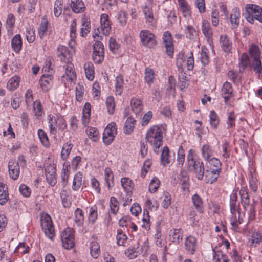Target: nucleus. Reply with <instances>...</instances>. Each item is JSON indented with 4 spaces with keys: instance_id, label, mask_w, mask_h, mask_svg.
Wrapping results in <instances>:
<instances>
[{
    "instance_id": "nucleus-1",
    "label": "nucleus",
    "mask_w": 262,
    "mask_h": 262,
    "mask_svg": "<svg viewBox=\"0 0 262 262\" xmlns=\"http://www.w3.org/2000/svg\"><path fill=\"white\" fill-rule=\"evenodd\" d=\"M162 125H154L151 127L146 134V140L152 147L154 152L159 154V148L163 145V130Z\"/></svg>"
},
{
    "instance_id": "nucleus-2",
    "label": "nucleus",
    "mask_w": 262,
    "mask_h": 262,
    "mask_svg": "<svg viewBox=\"0 0 262 262\" xmlns=\"http://www.w3.org/2000/svg\"><path fill=\"white\" fill-rule=\"evenodd\" d=\"M237 194L236 192L233 191L230 196V209L232 216L230 218V224L232 229L237 230L238 225L243 222L242 215L239 211V202L237 201Z\"/></svg>"
},
{
    "instance_id": "nucleus-3",
    "label": "nucleus",
    "mask_w": 262,
    "mask_h": 262,
    "mask_svg": "<svg viewBox=\"0 0 262 262\" xmlns=\"http://www.w3.org/2000/svg\"><path fill=\"white\" fill-rule=\"evenodd\" d=\"M47 121L51 134L56 135L57 129L63 131L67 128L66 121L62 116L57 114L55 117L51 114L47 116Z\"/></svg>"
},
{
    "instance_id": "nucleus-4",
    "label": "nucleus",
    "mask_w": 262,
    "mask_h": 262,
    "mask_svg": "<svg viewBox=\"0 0 262 262\" xmlns=\"http://www.w3.org/2000/svg\"><path fill=\"white\" fill-rule=\"evenodd\" d=\"M244 15L246 20L251 24L253 23L254 19L262 23V8L257 5L248 4Z\"/></svg>"
},
{
    "instance_id": "nucleus-5",
    "label": "nucleus",
    "mask_w": 262,
    "mask_h": 262,
    "mask_svg": "<svg viewBox=\"0 0 262 262\" xmlns=\"http://www.w3.org/2000/svg\"><path fill=\"white\" fill-rule=\"evenodd\" d=\"M97 33L93 35V38L95 41L93 45V51L92 53V59L95 63L101 64L104 58V48L103 43L99 40L101 38Z\"/></svg>"
},
{
    "instance_id": "nucleus-6",
    "label": "nucleus",
    "mask_w": 262,
    "mask_h": 262,
    "mask_svg": "<svg viewBox=\"0 0 262 262\" xmlns=\"http://www.w3.org/2000/svg\"><path fill=\"white\" fill-rule=\"evenodd\" d=\"M44 167L45 175L48 183L51 186H54L57 183L56 168L53 160L48 157L45 161Z\"/></svg>"
},
{
    "instance_id": "nucleus-7",
    "label": "nucleus",
    "mask_w": 262,
    "mask_h": 262,
    "mask_svg": "<svg viewBox=\"0 0 262 262\" xmlns=\"http://www.w3.org/2000/svg\"><path fill=\"white\" fill-rule=\"evenodd\" d=\"M249 53L253 59V71L257 74L262 73V64L260 60V52L259 47L254 44H252L249 48Z\"/></svg>"
},
{
    "instance_id": "nucleus-8",
    "label": "nucleus",
    "mask_w": 262,
    "mask_h": 262,
    "mask_svg": "<svg viewBox=\"0 0 262 262\" xmlns=\"http://www.w3.org/2000/svg\"><path fill=\"white\" fill-rule=\"evenodd\" d=\"M40 224L45 235L52 240L55 236V229L51 216L48 214L41 215Z\"/></svg>"
},
{
    "instance_id": "nucleus-9",
    "label": "nucleus",
    "mask_w": 262,
    "mask_h": 262,
    "mask_svg": "<svg viewBox=\"0 0 262 262\" xmlns=\"http://www.w3.org/2000/svg\"><path fill=\"white\" fill-rule=\"evenodd\" d=\"M74 231L70 228H67L60 234L63 247L66 249L73 248L75 245Z\"/></svg>"
},
{
    "instance_id": "nucleus-10",
    "label": "nucleus",
    "mask_w": 262,
    "mask_h": 262,
    "mask_svg": "<svg viewBox=\"0 0 262 262\" xmlns=\"http://www.w3.org/2000/svg\"><path fill=\"white\" fill-rule=\"evenodd\" d=\"M116 124L111 122L107 125L103 134V141L106 145H109L114 140L117 135Z\"/></svg>"
},
{
    "instance_id": "nucleus-11",
    "label": "nucleus",
    "mask_w": 262,
    "mask_h": 262,
    "mask_svg": "<svg viewBox=\"0 0 262 262\" xmlns=\"http://www.w3.org/2000/svg\"><path fill=\"white\" fill-rule=\"evenodd\" d=\"M64 68L66 69V73L62 77V81L64 83L65 85L69 86L72 84V82L76 79V76L73 64L71 62L66 63Z\"/></svg>"
},
{
    "instance_id": "nucleus-12",
    "label": "nucleus",
    "mask_w": 262,
    "mask_h": 262,
    "mask_svg": "<svg viewBox=\"0 0 262 262\" xmlns=\"http://www.w3.org/2000/svg\"><path fill=\"white\" fill-rule=\"evenodd\" d=\"M74 52L72 47L69 48L63 45H59L57 48V55L60 60L64 63L71 62L72 56Z\"/></svg>"
},
{
    "instance_id": "nucleus-13",
    "label": "nucleus",
    "mask_w": 262,
    "mask_h": 262,
    "mask_svg": "<svg viewBox=\"0 0 262 262\" xmlns=\"http://www.w3.org/2000/svg\"><path fill=\"white\" fill-rule=\"evenodd\" d=\"M140 37L142 45L145 47L152 48L157 43L155 35L149 31H141L140 33Z\"/></svg>"
},
{
    "instance_id": "nucleus-14",
    "label": "nucleus",
    "mask_w": 262,
    "mask_h": 262,
    "mask_svg": "<svg viewBox=\"0 0 262 262\" xmlns=\"http://www.w3.org/2000/svg\"><path fill=\"white\" fill-rule=\"evenodd\" d=\"M174 161V154L171 155L170 150L167 146H165L162 148V152L160 156L161 164L166 167L168 164L173 163Z\"/></svg>"
},
{
    "instance_id": "nucleus-15",
    "label": "nucleus",
    "mask_w": 262,
    "mask_h": 262,
    "mask_svg": "<svg viewBox=\"0 0 262 262\" xmlns=\"http://www.w3.org/2000/svg\"><path fill=\"white\" fill-rule=\"evenodd\" d=\"M100 28L103 35L108 36L112 30V23L108 15L106 13L101 14L100 17Z\"/></svg>"
},
{
    "instance_id": "nucleus-16",
    "label": "nucleus",
    "mask_w": 262,
    "mask_h": 262,
    "mask_svg": "<svg viewBox=\"0 0 262 262\" xmlns=\"http://www.w3.org/2000/svg\"><path fill=\"white\" fill-rule=\"evenodd\" d=\"M185 249L188 254L192 255L196 251L198 247L196 238L189 235L185 239Z\"/></svg>"
},
{
    "instance_id": "nucleus-17",
    "label": "nucleus",
    "mask_w": 262,
    "mask_h": 262,
    "mask_svg": "<svg viewBox=\"0 0 262 262\" xmlns=\"http://www.w3.org/2000/svg\"><path fill=\"white\" fill-rule=\"evenodd\" d=\"M142 12L146 23L153 25L156 23L157 19L154 15L151 4L149 3L143 7Z\"/></svg>"
},
{
    "instance_id": "nucleus-18",
    "label": "nucleus",
    "mask_w": 262,
    "mask_h": 262,
    "mask_svg": "<svg viewBox=\"0 0 262 262\" xmlns=\"http://www.w3.org/2000/svg\"><path fill=\"white\" fill-rule=\"evenodd\" d=\"M241 13L239 8L234 7L232 9L230 15L229 20L232 29H236L239 25Z\"/></svg>"
},
{
    "instance_id": "nucleus-19",
    "label": "nucleus",
    "mask_w": 262,
    "mask_h": 262,
    "mask_svg": "<svg viewBox=\"0 0 262 262\" xmlns=\"http://www.w3.org/2000/svg\"><path fill=\"white\" fill-rule=\"evenodd\" d=\"M53 83V75L51 74L44 73L40 79V85L41 89L47 92L50 89Z\"/></svg>"
},
{
    "instance_id": "nucleus-20",
    "label": "nucleus",
    "mask_w": 262,
    "mask_h": 262,
    "mask_svg": "<svg viewBox=\"0 0 262 262\" xmlns=\"http://www.w3.org/2000/svg\"><path fill=\"white\" fill-rule=\"evenodd\" d=\"M8 168L10 177L13 180H17L20 173V167L18 162L13 160L9 161Z\"/></svg>"
},
{
    "instance_id": "nucleus-21",
    "label": "nucleus",
    "mask_w": 262,
    "mask_h": 262,
    "mask_svg": "<svg viewBox=\"0 0 262 262\" xmlns=\"http://www.w3.org/2000/svg\"><path fill=\"white\" fill-rule=\"evenodd\" d=\"M233 89L231 84L226 81L223 84L221 89V95L224 99V102L227 104L230 98L233 96Z\"/></svg>"
},
{
    "instance_id": "nucleus-22",
    "label": "nucleus",
    "mask_w": 262,
    "mask_h": 262,
    "mask_svg": "<svg viewBox=\"0 0 262 262\" xmlns=\"http://www.w3.org/2000/svg\"><path fill=\"white\" fill-rule=\"evenodd\" d=\"M202 31L207 38L208 42L211 45L212 42V31L209 22L203 20L202 23Z\"/></svg>"
},
{
    "instance_id": "nucleus-23",
    "label": "nucleus",
    "mask_w": 262,
    "mask_h": 262,
    "mask_svg": "<svg viewBox=\"0 0 262 262\" xmlns=\"http://www.w3.org/2000/svg\"><path fill=\"white\" fill-rule=\"evenodd\" d=\"M81 23L80 35L82 37H85L91 31L90 19L86 15H83L81 19Z\"/></svg>"
},
{
    "instance_id": "nucleus-24",
    "label": "nucleus",
    "mask_w": 262,
    "mask_h": 262,
    "mask_svg": "<svg viewBox=\"0 0 262 262\" xmlns=\"http://www.w3.org/2000/svg\"><path fill=\"white\" fill-rule=\"evenodd\" d=\"M70 7L75 13H82L85 10V5L82 0H71Z\"/></svg>"
},
{
    "instance_id": "nucleus-25",
    "label": "nucleus",
    "mask_w": 262,
    "mask_h": 262,
    "mask_svg": "<svg viewBox=\"0 0 262 262\" xmlns=\"http://www.w3.org/2000/svg\"><path fill=\"white\" fill-rule=\"evenodd\" d=\"M220 171L213 170V169L207 168L204 177L207 183L212 184L215 182L219 177Z\"/></svg>"
},
{
    "instance_id": "nucleus-26",
    "label": "nucleus",
    "mask_w": 262,
    "mask_h": 262,
    "mask_svg": "<svg viewBox=\"0 0 262 262\" xmlns=\"http://www.w3.org/2000/svg\"><path fill=\"white\" fill-rule=\"evenodd\" d=\"M220 155L222 161L225 163H227L231 155L229 143L227 141H225L222 144Z\"/></svg>"
},
{
    "instance_id": "nucleus-27",
    "label": "nucleus",
    "mask_w": 262,
    "mask_h": 262,
    "mask_svg": "<svg viewBox=\"0 0 262 262\" xmlns=\"http://www.w3.org/2000/svg\"><path fill=\"white\" fill-rule=\"evenodd\" d=\"M183 230L179 229H172L170 231V240L173 243L179 244L183 239Z\"/></svg>"
},
{
    "instance_id": "nucleus-28",
    "label": "nucleus",
    "mask_w": 262,
    "mask_h": 262,
    "mask_svg": "<svg viewBox=\"0 0 262 262\" xmlns=\"http://www.w3.org/2000/svg\"><path fill=\"white\" fill-rule=\"evenodd\" d=\"M11 45L13 50L16 53H19L22 49L23 40L19 34L15 35L12 39Z\"/></svg>"
},
{
    "instance_id": "nucleus-29",
    "label": "nucleus",
    "mask_w": 262,
    "mask_h": 262,
    "mask_svg": "<svg viewBox=\"0 0 262 262\" xmlns=\"http://www.w3.org/2000/svg\"><path fill=\"white\" fill-rule=\"evenodd\" d=\"M180 11L185 18H190L191 15V9L186 0H178Z\"/></svg>"
},
{
    "instance_id": "nucleus-30",
    "label": "nucleus",
    "mask_w": 262,
    "mask_h": 262,
    "mask_svg": "<svg viewBox=\"0 0 262 262\" xmlns=\"http://www.w3.org/2000/svg\"><path fill=\"white\" fill-rule=\"evenodd\" d=\"M130 105L132 110L136 115L140 114L143 109L142 100L139 98H132L130 100Z\"/></svg>"
},
{
    "instance_id": "nucleus-31",
    "label": "nucleus",
    "mask_w": 262,
    "mask_h": 262,
    "mask_svg": "<svg viewBox=\"0 0 262 262\" xmlns=\"http://www.w3.org/2000/svg\"><path fill=\"white\" fill-rule=\"evenodd\" d=\"M193 205L200 213H203L204 210V203L202 198L197 193L192 196Z\"/></svg>"
},
{
    "instance_id": "nucleus-32",
    "label": "nucleus",
    "mask_w": 262,
    "mask_h": 262,
    "mask_svg": "<svg viewBox=\"0 0 262 262\" xmlns=\"http://www.w3.org/2000/svg\"><path fill=\"white\" fill-rule=\"evenodd\" d=\"M220 43L223 50L229 53L232 49V43L229 38L225 34L221 35L220 38Z\"/></svg>"
},
{
    "instance_id": "nucleus-33",
    "label": "nucleus",
    "mask_w": 262,
    "mask_h": 262,
    "mask_svg": "<svg viewBox=\"0 0 262 262\" xmlns=\"http://www.w3.org/2000/svg\"><path fill=\"white\" fill-rule=\"evenodd\" d=\"M20 80L21 78L19 76L17 75L13 76L7 82V89L10 91H14L18 88Z\"/></svg>"
},
{
    "instance_id": "nucleus-34",
    "label": "nucleus",
    "mask_w": 262,
    "mask_h": 262,
    "mask_svg": "<svg viewBox=\"0 0 262 262\" xmlns=\"http://www.w3.org/2000/svg\"><path fill=\"white\" fill-rule=\"evenodd\" d=\"M91 106L89 103H86L83 108L82 116V123L86 126L89 123L90 118L91 116Z\"/></svg>"
},
{
    "instance_id": "nucleus-35",
    "label": "nucleus",
    "mask_w": 262,
    "mask_h": 262,
    "mask_svg": "<svg viewBox=\"0 0 262 262\" xmlns=\"http://www.w3.org/2000/svg\"><path fill=\"white\" fill-rule=\"evenodd\" d=\"M9 200V193L7 185L0 183V205H3Z\"/></svg>"
},
{
    "instance_id": "nucleus-36",
    "label": "nucleus",
    "mask_w": 262,
    "mask_h": 262,
    "mask_svg": "<svg viewBox=\"0 0 262 262\" xmlns=\"http://www.w3.org/2000/svg\"><path fill=\"white\" fill-rule=\"evenodd\" d=\"M121 186L127 195H130L134 188L132 181L128 178H123L121 180Z\"/></svg>"
},
{
    "instance_id": "nucleus-37",
    "label": "nucleus",
    "mask_w": 262,
    "mask_h": 262,
    "mask_svg": "<svg viewBox=\"0 0 262 262\" xmlns=\"http://www.w3.org/2000/svg\"><path fill=\"white\" fill-rule=\"evenodd\" d=\"M192 171H194L196 177L199 180H202L205 174V168L204 163L200 160H198L196 166L192 169Z\"/></svg>"
},
{
    "instance_id": "nucleus-38",
    "label": "nucleus",
    "mask_w": 262,
    "mask_h": 262,
    "mask_svg": "<svg viewBox=\"0 0 262 262\" xmlns=\"http://www.w3.org/2000/svg\"><path fill=\"white\" fill-rule=\"evenodd\" d=\"M136 122L134 118L131 116L127 118L123 128L124 133L125 134L129 135L134 131Z\"/></svg>"
},
{
    "instance_id": "nucleus-39",
    "label": "nucleus",
    "mask_w": 262,
    "mask_h": 262,
    "mask_svg": "<svg viewBox=\"0 0 262 262\" xmlns=\"http://www.w3.org/2000/svg\"><path fill=\"white\" fill-rule=\"evenodd\" d=\"M83 67L86 78L89 80H93L95 75L93 64L90 61L86 62L84 63Z\"/></svg>"
},
{
    "instance_id": "nucleus-40",
    "label": "nucleus",
    "mask_w": 262,
    "mask_h": 262,
    "mask_svg": "<svg viewBox=\"0 0 262 262\" xmlns=\"http://www.w3.org/2000/svg\"><path fill=\"white\" fill-rule=\"evenodd\" d=\"M33 112L36 118L40 119L44 114V111L40 100H37L33 103Z\"/></svg>"
},
{
    "instance_id": "nucleus-41",
    "label": "nucleus",
    "mask_w": 262,
    "mask_h": 262,
    "mask_svg": "<svg viewBox=\"0 0 262 262\" xmlns=\"http://www.w3.org/2000/svg\"><path fill=\"white\" fill-rule=\"evenodd\" d=\"M202 156L206 161L209 160L213 154L212 147L208 144H204L201 148Z\"/></svg>"
},
{
    "instance_id": "nucleus-42",
    "label": "nucleus",
    "mask_w": 262,
    "mask_h": 262,
    "mask_svg": "<svg viewBox=\"0 0 262 262\" xmlns=\"http://www.w3.org/2000/svg\"><path fill=\"white\" fill-rule=\"evenodd\" d=\"M124 79L123 76L119 75L116 77L115 83V92L116 95H121L124 90Z\"/></svg>"
},
{
    "instance_id": "nucleus-43",
    "label": "nucleus",
    "mask_w": 262,
    "mask_h": 262,
    "mask_svg": "<svg viewBox=\"0 0 262 262\" xmlns=\"http://www.w3.org/2000/svg\"><path fill=\"white\" fill-rule=\"evenodd\" d=\"M104 179L108 189L114 185V174L111 168L107 167L104 170Z\"/></svg>"
},
{
    "instance_id": "nucleus-44",
    "label": "nucleus",
    "mask_w": 262,
    "mask_h": 262,
    "mask_svg": "<svg viewBox=\"0 0 262 262\" xmlns=\"http://www.w3.org/2000/svg\"><path fill=\"white\" fill-rule=\"evenodd\" d=\"M90 252L91 256L94 258H97L100 254L99 244L95 239L91 242Z\"/></svg>"
},
{
    "instance_id": "nucleus-45",
    "label": "nucleus",
    "mask_w": 262,
    "mask_h": 262,
    "mask_svg": "<svg viewBox=\"0 0 262 262\" xmlns=\"http://www.w3.org/2000/svg\"><path fill=\"white\" fill-rule=\"evenodd\" d=\"M213 262H230V259L228 258L226 255L221 251L213 250Z\"/></svg>"
},
{
    "instance_id": "nucleus-46",
    "label": "nucleus",
    "mask_w": 262,
    "mask_h": 262,
    "mask_svg": "<svg viewBox=\"0 0 262 262\" xmlns=\"http://www.w3.org/2000/svg\"><path fill=\"white\" fill-rule=\"evenodd\" d=\"M245 212L247 213L249 220H253L255 216V203L253 202L243 206Z\"/></svg>"
},
{
    "instance_id": "nucleus-47",
    "label": "nucleus",
    "mask_w": 262,
    "mask_h": 262,
    "mask_svg": "<svg viewBox=\"0 0 262 262\" xmlns=\"http://www.w3.org/2000/svg\"><path fill=\"white\" fill-rule=\"evenodd\" d=\"M241 204L243 206L250 204L248 190L246 187H242L239 190Z\"/></svg>"
},
{
    "instance_id": "nucleus-48",
    "label": "nucleus",
    "mask_w": 262,
    "mask_h": 262,
    "mask_svg": "<svg viewBox=\"0 0 262 262\" xmlns=\"http://www.w3.org/2000/svg\"><path fill=\"white\" fill-rule=\"evenodd\" d=\"M208 162V165L207 168L213 169V170H216V171H221L222 168V163L220 160L216 158H210L209 160H207Z\"/></svg>"
},
{
    "instance_id": "nucleus-49",
    "label": "nucleus",
    "mask_w": 262,
    "mask_h": 262,
    "mask_svg": "<svg viewBox=\"0 0 262 262\" xmlns=\"http://www.w3.org/2000/svg\"><path fill=\"white\" fill-rule=\"evenodd\" d=\"M259 184L258 180L255 174L250 173L249 175V185L250 189L255 193L258 189Z\"/></svg>"
},
{
    "instance_id": "nucleus-50",
    "label": "nucleus",
    "mask_w": 262,
    "mask_h": 262,
    "mask_svg": "<svg viewBox=\"0 0 262 262\" xmlns=\"http://www.w3.org/2000/svg\"><path fill=\"white\" fill-rule=\"evenodd\" d=\"M82 173L78 172L74 176L73 184L72 189L74 191H77L81 186L82 184Z\"/></svg>"
},
{
    "instance_id": "nucleus-51",
    "label": "nucleus",
    "mask_w": 262,
    "mask_h": 262,
    "mask_svg": "<svg viewBox=\"0 0 262 262\" xmlns=\"http://www.w3.org/2000/svg\"><path fill=\"white\" fill-rule=\"evenodd\" d=\"M209 122L211 127L216 129L220 123V119L217 114L214 110H211L209 113Z\"/></svg>"
},
{
    "instance_id": "nucleus-52",
    "label": "nucleus",
    "mask_w": 262,
    "mask_h": 262,
    "mask_svg": "<svg viewBox=\"0 0 262 262\" xmlns=\"http://www.w3.org/2000/svg\"><path fill=\"white\" fill-rule=\"evenodd\" d=\"M239 60V72L240 73H243L247 68L249 63V57L247 54L246 53L242 54Z\"/></svg>"
},
{
    "instance_id": "nucleus-53",
    "label": "nucleus",
    "mask_w": 262,
    "mask_h": 262,
    "mask_svg": "<svg viewBox=\"0 0 262 262\" xmlns=\"http://www.w3.org/2000/svg\"><path fill=\"white\" fill-rule=\"evenodd\" d=\"M73 146V145L69 142L63 144L61 151V157L63 160H66L68 158Z\"/></svg>"
},
{
    "instance_id": "nucleus-54",
    "label": "nucleus",
    "mask_w": 262,
    "mask_h": 262,
    "mask_svg": "<svg viewBox=\"0 0 262 262\" xmlns=\"http://www.w3.org/2000/svg\"><path fill=\"white\" fill-rule=\"evenodd\" d=\"M75 214V223L77 226H80L83 225L84 222L83 211L81 209L77 208L74 212Z\"/></svg>"
},
{
    "instance_id": "nucleus-55",
    "label": "nucleus",
    "mask_w": 262,
    "mask_h": 262,
    "mask_svg": "<svg viewBox=\"0 0 262 262\" xmlns=\"http://www.w3.org/2000/svg\"><path fill=\"white\" fill-rule=\"evenodd\" d=\"M209 50L205 47H202L200 56V60L203 66L207 65L210 61Z\"/></svg>"
},
{
    "instance_id": "nucleus-56",
    "label": "nucleus",
    "mask_w": 262,
    "mask_h": 262,
    "mask_svg": "<svg viewBox=\"0 0 262 262\" xmlns=\"http://www.w3.org/2000/svg\"><path fill=\"white\" fill-rule=\"evenodd\" d=\"M250 240V246L255 247L261 242L262 235L260 233L254 231L252 233Z\"/></svg>"
},
{
    "instance_id": "nucleus-57",
    "label": "nucleus",
    "mask_w": 262,
    "mask_h": 262,
    "mask_svg": "<svg viewBox=\"0 0 262 262\" xmlns=\"http://www.w3.org/2000/svg\"><path fill=\"white\" fill-rule=\"evenodd\" d=\"M119 208V204L117 199L114 196H111L110 200V211L116 215Z\"/></svg>"
},
{
    "instance_id": "nucleus-58",
    "label": "nucleus",
    "mask_w": 262,
    "mask_h": 262,
    "mask_svg": "<svg viewBox=\"0 0 262 262\" xmlns=\"http://www.w3.org/2000/svg\"><path fill=\"white\" fill-rule=\"evenodd\" d=\"M185 33L186 37L191 40L195 39L198 35L197 32L195 28L190 25H187L186 26Z\"/></svg>"
},
{
    "instance_id": "nucleus-59",
    "label": "nucleus",
    "mask_w": 262,
    "mask_h": 262,
    "mask_svg": "<svg viewBox=\"0 0 262 262\" xmlns=\"http://www.w3.org/2000/svg\"><path fill=\"white\" fill-rule=\"evenodd\" d=\"M15 18L13 14L10 13L7 16L6 21V27L8 32L12 33L15 26Z\"/></svg>"
},
{
    "instance_id": "nucleus-60",
    "label": "nucleus",
    "mask_w": 262,
    "mask_h": 262,
    "mask_svg": "<svg viewBox=\"0 0 262 262\" xmlns=\"http://www.w3.org/2000/svg\"><path fill=\"white\" fill-rule=\"evenodd\" d=\"M63 0H55L54 5L53 12L56 17H59L62 11Z\"/></svg>"
},
{
    "instance_id": "nucleus-61",
    "label": "nucleus",
    "mask_w": 262,
    "mask_h": 262,
    "mask_svg": "<svg viewBox=\"0 0 262 262\" xmlns=\"http://www.w3.org/2000/svg\"><path fill=\"white\" fill-rule=\"evenodd\" d=\"M39 139L41 144L46 147L50 146V142L47 133L42 129H39L37 132Z\"/></svg>"
},
{
    "instance_id": "nucleus-62",
    "label": "nucleus",
    "mask_w": 262,
    "mask_h": 262,
    "mask_svg": "<svg viewBox=\"0 0 262 262\" xmlns=\"http://www.w3.org/2000/svg\"><path fill=\"white\" fill-rule=\"evenodd\" d=\"M198 161L194 160L193 156V150H189L187 157V164L189 170L192 171L194 169V167L196 166Z\"/></svg>"
},
{
    "instance_id": "nucleus-63",
    "label": "nucleus",
    "mask_w": 262,
    "mask_h": 262,
    "mask_svg": "<svg viewBox=\"0 0 262 262\" xmlns=\"http://www.w3.org/2000/svg\"><path fill=\"white\" fill-rule=\"evenodd\" d=\"M185 159V155L184 150L183 149L182 146H180L178 149L177 157V165L179 167H182L183 165Z\"/></svg>"
},
{
    "instance_id": "nucleus-64",
    "label": "nucleus",
    "mask_w": 262,
    "mask_h": 262,
    "mask_svg": "<svg viewBox=\"0 0 262 262\" xmlns=\"http://www.w3.org/2000/svg\"><path fill=\"white\" fill-rule=\"evenodd\" d=\"M105 104L108 113L110 114H113L114 113L115 108L114 97L111 96L107 97L106 99Z\"/></svg>"
}]
</instances>
